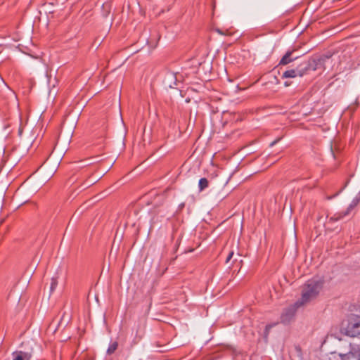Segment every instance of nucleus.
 Returning a JSON list of instances; mask_svg holds the SVG:
<instances>
[{"label": "nucleus", "mask_w": 360, "mask_h": 360, "mask_svg": "<svg viewBox=\"0 0 360 360\" xmlns=\"http://www.w3.org/2000/svg\"><path fill=\"white\" fill-rule=\"evenodd\" d=\"M323 280L313 278L307 281L302 286L301 299L297 302V305L306 304L314 300L323 288Z\"/></svg>", "instance_id": "nucleus-1"}, {"label": "nucleus", "mask_w": 360, "mask_h": 360, "mask_svg": "<svg viewBox=\"0 0 360 360\" xmlns=\"http://www.w3.org/2000/svg\"><path fill=\"white\" fill-rule=\"evenodd\" d=\"M300 307H301V305H297L296 302L294 304L285 308L281 315V321L286 324L292 321L296 311Z\"/></svg>", "instance_id": "nucleus-2"}, {"label": "nucleus", "mask_w": 360, "mask_h": 360, "mask_svg": "<svg viewBox=\"0 0 360 360\" xmlns=\"http://www.w3.org/2000/svg\"><path fill=\"white\" fill-rule=\"evenodd\" d=\"M360 202V195L356 196L350 203V205L347 208V210L345 212H339L337 214H335L333 217H330L328 219V222L330 221H336L341 219H342L344 217L348 215L350 212L359 204Z\"/></svg>", "instance_id": "nucleus-3"}, {"label": "nucleus", "mask_w": 360, "mask_h": 360, "mask_svg": "<svg viewBox=\"0 0 360 360\" xmlns=\"http://www.w3.org/2000/svg\"><path fill=\"white\" fill-rule=\"evenodd\" d=\"M346 333L351 337H356L360 335V319H356L349 322Z\"/></svg>", "instance_id": "nucleus-4"}, {"label": "nucleus", "mask_w": 360, "mask_h": 360, "mask_svg": "<svg viewBox=\"0 0 360 360\" xmlns=\"http://www.w3.org/2000/svg\"><path fill=\"white\" fill-rule=\"evenodd\" d=\"M358 352L359 347H356L350 345L349 349L347 352L339 353L338 355L341 360H352L357 356Z\"/></svg>", "instance_id": "nucleus-5"}, {"label": "nucleus", "mask_w": 360, "mask_h": 360, "mask_svg": "<svg viewBox=\"0 0 360 360\" xmlns=\"http://www.w3.org/2000/svg\"><path fill=\"white\" fill-rule=\"evenodd\" d=\"M298 56L295 55L294 51H288L281 59L279 62V65H288L292 61L298 58Z\"/></svg>", "instance_id": "nucleus-6"}, {"label": "nucleus", "mask_w": 360, "mask_h": 360, "mask_svg": "<svg viewBox=\"0 0 360 360\" xmlns=\"http://www.w3.org/2000/svg\"><path fill=\"white\" fill-rule=\"evenodd\" d=\"M13 360H30L32 354L30 352L16 351L13 353Z\"/></svg>", "instance_id": "nucleus-7"}, {"label": "nucleus", "mask_w": 360, "mask_h": 360, "mask_svg": "<svg viewBox=\"0 0 360 360\" xmlns=\"http://www.w3.org/2000/svg\"><path fill=\"white\" fill-rule=\"evenodd\" d=\"M282 78H294L297 75V73L295 72L294 69H290L284 71L282 74Z\"/></svg>", "instance_id": "nucleus-8"}, {"label": "nucleus", "mask_w": 360, "mask_h": 360, "mask_svg": "<svg viewBox=\"0 0 360 360\" xmlns=\"http://www.w3.org/2000/svg\"><path fill=\"white\" fill-rule=\"evenodd\" d=\"M209 184L208 180L206 178H201L199 180L198 186L200 191H203L206 188H207Z\"/></svg>", "instance_id": "nucleus-9"}, {"label": "nucleus", "mask_w": 360, "mask_h": 360, "mask_svg": "<svg viewBox=\"0 0 360 360\" xmlns=\"http://www.w3.org/2000/svg\"><path fill=\"white\" fill-rule=\"evenodd\" d=\"M117 347H118V344L117 342H114L111 343L108 348V350H107L108 354H111L114 353L115 351L117 349Z\"/></svg>", "instance_id": "nucleus-10"}, {"label": "nucleus", "mask_w": 360, "mask_h": 360, "mask_svg": "<svg viewBox=\"0 0 360 360\" xmlns=\"http://www.w3.org/2000/svg\"><path fill=\"white\" fill-rule=\"evenodd\" d=\"M58 285V280L56 278H51V286H50V289H51V291H53L57 287Z\"/></svg>", "instance_id": "nucleus-11"}, {"label": "nucleus", "mask_w": 360, "mask_h": 360, "mask_svg": "<svg viewBox=\"0 0 360 360\" xmlns=\"http://www.w3.org/2000/svg\"><path fill=\"white\" fill-rule=\"evenodd\" d=\"M202 65V62H196L195 60L193 62L191 68H197L198 66H200Z\"/></svg>", "instance_id": "nucleus-12"}, {"label": "nucleus", "mask_w": 360, "mask_h": 360, "mask_svg": "<svg viewBox=\"0 0 360 360\" xmlns=\"http://www.w3.org/2000/svg\"><path fill=\"white\" fill-rule=\"evenodd\" d=\"M233 255V251L230 252L229 255H228V257H227V258H226V264L229 262V261L232 258Z\"/></svg>", "instance_id": "nucleus-13"}, {"label": "nucleus", "mask_w": 360, "mask_h": 360, "mask_svg": "<svg viewBox=\"0 0 360 360\" xmlns=\"http://www.w3.org/2000/svg\"><path fill=\"white\" fill-rule=\"evenodd\" d=\"M358 360H360V350L359 349V352H358Z\"/></svg>", "instance_id": "nucleus-14"}, {"label": "nucleus", "mask_w": 360, "mask_h": 360, "mask_svg": "<svg viewBox=\"0 0 360 360\" xmlns=\"http://www.w3.org/2000/svg\"><path fill=\"white\" fill-rule=\"evenodd\" d=\"M284 85H285V86H289V85H290V84H289L288 82H284Z\"/></svg>", "instance_id": "nucleus-15"}]
</instances>
